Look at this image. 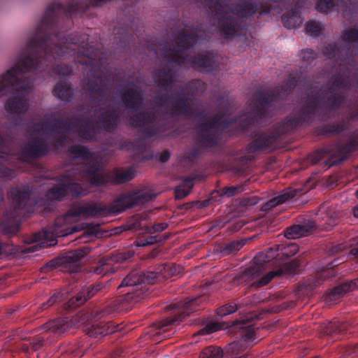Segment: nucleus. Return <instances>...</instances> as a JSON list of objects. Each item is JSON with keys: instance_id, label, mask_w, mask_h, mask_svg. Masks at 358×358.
Instances as JSON below:
<instances>
[{"instance_id": "bb28decb", "label": "nucleus", "mask_w": 358, "mask_h": 358, "mask_svg": "<svg viewBox=\"0 0 358 358\" xmlns=\"http://www.w3.org/2000/svg\"><path fill=\"white\" fill-rule=\"evenodd\" d=\"M315 228L313 222H308L301 224H294L285 231V237L288 239H296L310 235Z\"/></svg>"}, {"instance_id": "393cba45", "label": "nucleus", "mask_w": 358, "mask_h": 358, "mask_svg": "<svg viewBox=\"0 0 358 358\" xmlns=\"http://www.w3.org/2000/svg\"><path fill=\"white\" fill-rule=\"evenodd\" d=\"M71 324L69 322L67 319L59 317L50 320L45 324L41 325L39 327L38 331L43 333L49 332L56 335H59L69 330Z\"/></svg>"}, {"instance_id": "39448f33", "label": "nucleus", "mask_w": 358, "mask_h": 358, "mask_svg": "<svg viewBox=\"0 0 358 358\" xmlns=\"http://www.w3.org/2000/svg\"><path fill=\"white\" fill-rule=\"evenodd\" d=\"M96 124L92 118L57 117L52 120L41 121L34 124L42 127L44 132L55 136L52 145L57 148H63L71 139L69 134L77 133L78 136L86 141H93L97 134V128L108 132L113 131L120 121V112L115 108H99L95 110Z\"/></svg>"}, {"instance_id": "f03ea898", "label": "nucleus", "mask_w": 358, "mask_h": 358, "mask_svg": "<svg viewBox=\"0 0 358 358\" xmlns=\"http://www.w3.org/2000/svg\"><path fill=\"white\" fill-rule=\"evenodd\" d=\"M343 44L326 43L322 52L333 59L336 73L328 83L304 99L292 117L284 119L274 131H257L248 145L250 153L268 152L277 147L279 138L300 127L310 124L317 117L328 120L345 103L346 95L338 93L352 88L350 71L358 64V27L345 29L341 36Z\"/></svg>"}, {"instance_id": "5fc2aeb1", "label": "nucleus", "mask_w": 358, "mask_h": 358, "mask_svg": "<svg viewBox=\"0 0 358 358\" xmlns=\"http://www.w3.org/2000/svg\"><path fill=\"white\" fill-rule=\"evenodd\" d=\"M271 2L278 3V6L283 8L286 10L292 7L294 0H269Z\"/></svg>"}, {"instance_id": "dca6fc26", "label": "nucleus", "mask_w": 358, "mask_h": 358, "mask_svg": "<svg viewBox=\"0 0 358 358\" xmlns=\"http://www.w3.org/2000/svg\"><path fill=\"white\" fill-rule=\"evenodd\" d=\"M204 301L203 296L186 298L183 301L173 303L170 309L173 310L171 315L162 322L161 332L171 331L176 327L187 316L199 309V306Z\"/></svg>"}, {"instance_id": "6ab92c4d", "label": "nucleus", "mask_w": 358, "mask_h": 358, "mask_svg": "<svg viewBox=\"0 0 358 358\" xmlns=\"http://www.w3.org/2000/svg\"><path fill=\"white\" fill-rule=\"evenodd\" d=\"M135 169L133 167H129L127 169H115L111 173L98 172L91 184L96 187L108 184L121 185L132 180L135 177Z\"/></svg>"}, {"instance_id": "79ce46f5", "label": "nucleus", "mask_w": 358, "mask_h": 358, "mask_svg": "<svg viewBox=\"0 0 358 358\" xmlns=\"http://www.w3.org/2000/svg\"><path fill=\"white\" fill-rule=\"evenodd\" d=\"M223 352L220 348L209 346L203 349L200 355L199 358H222Z\"/></svg>"}, {"instance_id": "4d7b16f0", "label": "nucleus", "mask_w": 358, "mask_h": 358, "mask_svg": "<svg viewBox=\"0 0 358 358\" xmlns=\"http://www.w3.org/2000/svg\"><path fill=\"white\" fill-rule=\"evenodd\" d=\"M238 248H217V252L222 253L223 255H229L233 252L238 251Z\"/></svg>"}, {"instance_id": "052dcab7", "label": "nucleus", "mask_w": 358, "mask_h": 358, "mask_svg": "<svg viewBox=\"0 0 358 358\" xmlns=\"http://www.w3.org/2000/svg\"><path fill=\"white\" fill-rule=\"evenodd\" d=\"M25 249L22 250V252L24 253H31V252H36L37 251V249L38 248H31V247H29V248H24Z\"/></svg>"}, {"instance_id": "c85d7f7f", "label": "nucleus", "mask_w": 358, "mask_h": 358, "mask_svg": "<svg viewBox=\"0 0 358 358\" xmlns=\"http://www.w3.org/2000/svg\"><path fill=\"white\" fill-rule=\"evenodd\" d=\"M319 215L325 220V223L331 226L336 224V219L340 215V210L334 203L325 202L320 207Z\"/></svg>"}, {"instance_id": "7c9ffc66", "label": "nucleus", "mask_w": 358, "mask_h": 358, "mask_svg": "<svg viewBox=\"0 0 358 358\" xmlns=\"http://www.w3.org/2000/svg\"><path fill=\"white\" fill-rule=\"evenodd\" d=\"M103 286L100 284L90 285L83 287L82 291L71 299L72 304L80 306L85 303L87 299L92 297L98 292L101 291Z\"/></svg>"}, {"instance_id": "f3484780", "label": "nucleus", "mask_w": 358, "mask_h": 358, "mask_svg": "<svg viewBox=\"0 0 358 358\" xmlns=\"http://www.w3.org/2000/svg\"><path fill=\"white\" fill-rule=\"evenodd\" d=\"M90 248H78L53 258L41 268V272L47 273L59 269L63 272L77 273L80 268L81 259L90 252Z\"/></svg>"}, {"instance_id": "a211bd4d", "label": "nucleus", "mask_w": 358, "mask_h": 358, "mask_svg": "<svg viewBox=\"0 0 358 358\" xmlns=\"http://www.w3.org/2000/svg\"><path fill=\"white\" fill-rule=\"evenodd\" d=\"M134 257V252L130 250L103 257L96 266L92 268V272L99 275L113 273L121 264L131 262Z\"/></svg>"}, {"instance_id": "9d476101", "label": "nucleus", "mask_w": 358, "mask_h": 358, "mask_svg": "<svg viewBox=\"0 0 358 358\" xmlns=\"http://www.w3.org/2000/svg\"><path fill=\"white\" fill-rule=\"evenodd\" d=\"M297 80L294 76L289 78L282 85L269 92L258 91L250 104V116L246 118L245 126L258 124L273 116L271 108L274 103L285 99L295 88Z\"/></svg>"}, {"instance_id": "4468645a", "label": "nucleus", "mask_w": 358, "mask_h": 358, "mask_svg": "<svg viewBox=\"0 0 358 358\" xmlns=\"http://www.w3.org/2000/svg\"><path fill=\"white\" fill-rule=\"evenodd\" d=\"M288 248H267L264 252L256 255L253 259L254 264L246 268L242 273V279L244 280H255L259 278L270 266H281L283 261L291 256L294 255L298 250L296 248L291 254L285 250Z\"/></svg>"}, {"instance_id": "bf43d9fd", "label": "nucleus", "mask_w": 358, "mask_h": 358, "mask_svg": "<svg viewBox=\"0 0 358 358\" xmlns=\"http://www.w3.org/2000/svg\"><path fill=\"white\" fill-rule=\"evenodd\" d=\"M170 152L168 150H164L161 153L159 160L162 162H166L170 159Z\"/></svg>"}, {"instance_id": "cd10ccee", "label": "nucleus", "mask_w": 358, "mask_h": 358, "mask_svg": "<svg viewBox=\"0 0 358 358\" xmlns=\"http://www.w3.org/2000/svg\"><path fill=\"white\" fill-rule=\"evenodd\" d=\"M358 289V278L346 281L331 290L327 296L329 301H336L348 292Z\"/></svg>"}, {"instance_id": "ea45409f", "label": "nucleus", "mask_w": 358, "mask_h": 358, "mask_svg": "<svg viewBox=\"0 0 358 358\" xmlns=\"http://www.w3.org/2000/svg\"><path fill=\"white\" fill-rule=\"evenodd\" d=\"M282 269H277L275 271H269L267 274L262 276L259 279H257L252 282V285L255 287H262L266 285L275 276H279L282 274Z\"/></svg>"}, {"instance_id": "e2e57ef3", "label": "nucleus", "mask_w": 358, "mask_h": 358, "mask_svg": "<svg viewBox=\"0 0 358 358\" xmlns=\"http://www.w3.org/2000/svg\"><path fill=\"white\" fill-rule=\"evenodd\" d=\"M350 254L355 256L358 259V248H352Z\"/></svg>"}, {"instance_id": "09e8293b", "label": "nucleus", "mask_w": 358, "mask_h": 358, "mask_svg": "<svg viewBox=\"0 0 358 358\" xmlns=\"http://www.w3.org/2000/svg\"><path fill=\"white\" fill-rule=\"evenodd\" d=\"M62 299V294L60 293H55L50 298L45 302L41 304V308L43 310L48 307L52 306L57 301Z\"/></svg>"}, {"instance_id": "5701e85b", "label": "nucleus", "mask_w": 358, "mask_h": 358, "mask_svg": "<svg viewBox=\"0 0 358 358\" xmlns=\"http://www.w3.org/2000/svg\"><path fill=\"white\" fill-rule=\"evenodd\" d=\"M152 78L156 86L169 94L168 92L176 82L177 75L173 69L163 66L154 73Z\"/></svg>"}, {"instance_id": "412c9836", "label": "nucleus", "mask_w": 358, "mask_h": 358, "mask_svg": "<svg viewBox=\"0 0 358 358\" xmlns=\"http://www.w3.org/2000/svg\"><path fill=\"white\" fill-rule=\"evenodd\" d=\"M50 148L42 138L31 140L24 145L20 151L21 157L24 161L37 159L47 155Z\"/></svg>"}, {"instance_id": "680f3d73", "label": "nucleus", "mask_w": 358, "mask_h": 358, "mask_svg": "<svg viewBox=\"0 0 358 358\" xmlns=\"http://www.w3.org/2000/svg\"><path fill=\"white\" fill-rule=\"evenodd\" d=\"M347 246H358V236L350 240V243Z\"/></svg>"}, {"instance_id": "f8f14e48", "label": "nucleus", "mask_w": 358, "mask_h": 358, "mask_svg": "<svg viewBox=\"0 0 358 358\" xmlns=\"http://www.w3.org/2000/svg\"><path fill=\"white\" fill-rule=\"evenodd\" d=\"M229 124V122L219 114L215 115L206 122L199 124L196 127L193 138L195 147L189 151V155L193 158H197L203 151L216 147L220 139V129H227Z\"/></svg>"}, {"instance_id": "13d9d810", "label": "nucleus", "mask_w": 358, "mask_h": 358, "mask_svg": "<svg viewBox=\"0 0 358 358\" xmlns=\"http://www.w3.org/2000/svg\"><path fill=\"white\" fill-rule=\"evenodd\" d=\"M168 227V224L165 222L157 223L153 225L152 229L154 231H162L165 230Z\"/></svg>"}, {"instance_id": "2f4dec72", "label": "nucleus", "mask_w": 358, "mask_h": 358, "mask_svg": "<svg viewBox=\"0 0 358 358\" xmlns=\"http://www.w3.org/2000/svg\"><path fill=\"white\" fill-rule=\"evenodd\" d=\"M57 181L59 185H54L52 187L50 188L45 194L47 199L51 201H61L65 197L68 196L64 182L62 181V174L57 177Z\"/></svg>"}, {"instance_id": "c756f323", "label": "nucleus", "mask_w": 358, "mask_h": 358, "mask_svg": "<svg viewBox=\"0 0 358 358\" xmlns=\"http://www.w3.org/2000/svg\"><path fill=\"white\" fill-rule=\"evenodd\" d=\"M132 38V36L127 29L119 27L115 31L113 38V44L115 48L126 50L130 48Z\"/></svg>"}, {"instance_id": "9b49d317", "label": "nucleus", "mask_w": 358, "mask_h": 358, "mask_svg": "<svg viewBox=\"0 0 358 358\" xmlns=\"http://www.w3.org/2000/svg\"><path fill=\"white\" fill-rule=\"evenodd\" d=\"M32 189L29 187L22 189L17 188L10 191L8 196L12 199L13 208L6 210L0 222V229L6 234H16L20 229L21 217L24 211H29V206L35 201L32 199Z\"/></svg>"}, {"instance_id": "c9c22d12", "label": "nucleus", "mask_w": 358, "mask_h": 358, "mask_svg": "<svg viewBox=\"0 0 358 358\" xmlns=\"http://www.w3.org/2000/svg\"><path fill=\"white\" fill-rule=\"evenodd\" d=\"M282 22L285 27L294 29L302 23L300 14L296 9H291L282 15Z\"/></svg>"}, {"instance_id": "864d4df0", "label": "nucleus", "mask_w": 358, "mask_h": 358, "mask_svg": "<svg viewBox=\"0 0 358 358\" xmlns=\"http://www.w3.org/2000/svg\"><path fill=\"white\" fill-rule=\"evenodd\" d=\"M159 238H158L157 236H148L145 238V243H139L138 242H135V243H136V246H149V245H153L155 243H157V242H159Z\"/></svg>"}, {"instance_id": "0eeeda50", "label": "nucleus", "mask_w": 358, "mask_h": 358, "mask_svg": "<svg viewBox=\"0 0 358 358\" xmlns=\"http://www.w3.org/2000/svg\"><path fill=\"white\" fill-rule=\"evenodd\" d=\"M204 1H208L210 10L216 16L220 34L225 39L238 36L245 29V20L257 12L260 15H266L273 8L271 3L262 6L253 0H238V2L227 5L230 13L224 9L220 0Z\"/></svg>"}, {"instance_id": "a878e982", "label": "nucleus", "mask_w": 358, "mask_h": 358, "mask_svg": "<svg viewBox=\"0 0 358 358\" xmlns=\"http://www.w3.org/2000/svg\"><path fill=\"white\" fill-rule=\"evenodd\" d=\"M85 331L90 337L101 339L104 336L116 330L110 327V322L101 320L94 321L90 327H86Z\"/></svg>"}, {"instance_id": "0e129e2a", "label": "nucleus", "mask_w": 358, "mask_h": 358, "mask_svg": "<svg viewBox=\"0 0 358 358\" xmlns=\"http://www.w3.org/2000/svg\"><path fill=\"white\" fill-rule=\"evenodd\" d=\"M355 217L358 218V203L352 209Z\"/></svg>"}, {"instance_id": "423d86ee", "label": "nucleus", "mask_w": 358, "mask_h": 358, "mask_svg": "<svg viewBox=\"0 0 358 358\" xmlns=\"http://www.w3.org/2000/svg\"><path fill=\"white\" fill-rule=\"evenodd\" d=\"M182 271V266L173 263L160 264L146 273L132 271L117 287L120 292L125 293L114 299L108 306L100 311L94 310L92 314L101 319L113 312L128 311L146 296L147 284H155L157 280L177 276Z\"/></svg>"}, {"instance_id": "f257e3e1", "label": "nucleus", "mask_w": 358, "mask_h": 358, "mask_svg": "<svg viewBox=\"0 0 358 358\" xmlns=\"http://www.w3.org/2000/svg\"><path fill=\"white\" fill-rule=\"evenodd\" d=\"M84 10L80 1L65 5L54 2L48 5L44 16L37 27L35 36L27 43L25 48L15 64L0 76V95L12 92L4 105L6 112L16 117L15 124L20 125L29 109L27 96L38 74L57 58L74 55L76 50L69 43L78 44L84 48L83 41L73 36H66L59 29V19L64 15L69 20L73 14Z\"/></svg>"}, {"instance_id": "de8ad7c7", "label": "nucleus", "mask_w": 358, "mask_h": 358, "mask_svg": "<svg viewBox=\"0 0 358 358\" xmlns=\"http://www.w3.org/2000/svg\"><path fill=\"white\" fill-rule=\"evenodd\" d=\"M163 255V252L160 248H153L152 250L147 255H143L141 257V259H153L155 258H161Z\"/></svg>"}, {"instance_id": "4be33fe9", "label": "nucleus", "mask_w": 358, "mask_h": 358, "mask_svg": "<svg viewBox=\"0 0 358 358\" xmlns=\"http://www.w3.org/2000/svg\"><path fill=\"white\" fill-rule=\"evenodd\" d=\"M231 332L234 333L236 338L245 342L252 341L255 339V324L250 319L235 320L231 325H227Z\"/></svg>"}, {"instance_id": "72a5a7b5", "label": "nucleus", "mask_w": 358, "mask_h": 358, "mask_svg": "<svg viewBox=\"0 0 358 358\" xmlns=\"http://www.w3.org/2000/svg\"><path fill=\"white\" fill-rule=\"evenodd\" d=\"M298 194L296 189H289L283 191L280 195L268 201L264 206V210H266L276 206L282 204L286 201L294 198Z\"/></svg>"}, {"instance_id": "8fccbe9b", "label": "nucleus", "mask_w": 358, "mask_h": 358, "mask_svg": "<svg viewBox=\"0 0 358 358\" xmlns=\"http://www.w3.org/2000/svg\"><path fill=\"white\" fill-rule=\"evenodd\" d=\"M62 299V294L60 293H55L50 298L45 302L41 304V308L43 310L48 307L52 306L57 301Z\"/></svg>"}, {"instance_id": "37998d69", "label": "nucleus", "mask_w": 358, "mask_h": 358, "mask_svg": "<svg viewBox=\"0 0 358 358\" xmlns=\"http://www.w3.org/2000/svg\"><path fill=\"white\" fill-rule=\"evenodd\" d=\"M238 308V303L235 301H231L220 307L217 310V314L220 317H224L235 313Z\"/></svg>"}, {"instance_id": "603ef678", "label": "nucleus", "mask_w": 358, "mask_h": 358, "mask_svg": "<svg viewBox=\"0 0 358 358\" xmlns=\"http://www.w3.org/2000/svg\"><path fill=\"white\" fill-rule=\"evenodd\" d=\"M243 188L240 186H231L224 188L223 191L224 195L230 197L236 195L238 192H241Z\"/></svg>"}, {"instance_id": "2eb2a0df", "label": "nucleus", "mask_w": 358, "mask_h": 358, "mask_svg": "<svg viewBox=\"0 0 358 358\" xmlns=\"http://www.w3.org/2000/svg\"><path fill=\"white\" fill-rule=\"evenodd\" d=\"M68 153L73 159L83 161L72 169H78L81 172L82 178L87 179L91 183L96 173L101 169L99 155L91 152L87 146L79 144L69 147Z\"/></svg>"}, {"instance_id": "338daca9", "label": "nucleus", "mask_w": 358, "mask_h": 358, "mask_svg": "<svg viewBox=\"0 0 358 358\" xmlns=\"http://www.w3.org/2000/svg\"><path fill=\"white\" fill-rule=\"evenodd\" d=\"M285 246H289V247H291V246H298V244L296 243H288Z\"/></svg>"}, {"instance_id": "1a4fd4ad", "label": "nucleus", "mask_w": 358, "mask_h": 358, "mask_svg": "<svg viewBox=\"0 0 358 358\" xmlns=\"http://www.w3.org/2000/svg\"><path fill=\"white\" fill-rule=\"evenodd\" d=\"M86 49L78 51V62L89 66L87 73L85 90L90 93V99L100 105H106L110 94L113 81L101 70V58H98L99 50L87 44Z\"/></svg>"}, {"instance_id": "ddd939ff", "label": "nucleus", "mask_w": 358, "mask_h": 358, "mask_svg": "<svg viewBox=\"0 0 358 358\" xmlns=\"http://www.w3.org/2000/svg\"><path fill=\"white\" fill-rule=\"evenodd\" d=\"M358 151V129L349 134L346 141H341L323 149L316 150L310 155L313 164H317L327 156L330 157L331 165H338L348 159Z\"/></svg>"}, {"instance_id": "774afa93", "label": "nucleus", "mask_w": 358, "mask_h": 358, "mask_svg": "<svg viewBox=\"0 0 358 358\" xmlns=\"http://www.w3.org/2000/svg\"><path fill=\"white\" fill-rule=\"evenodd\" d=\"M4 200L3 193L0 190V203Z\"/></svg>"}, {"instance_id": "aec40b11", "label": "nucleus", "mask_w": 358, "mask_h": 358, "mask_svg": "<svg viewBox=\"0 0 358 358\" xmlns=\"http://www.w3.org/2000/svg\"><path fill=\"white\" fill-rule=\"evenodd\" d=\"M78 176L82 177L78 169H71L62 174V181L64 182L67 194L72 198L83 197L89 193L87 188L79 182Z\"/></svg>"}, {"instance_id": "e433bc0d", "label": "nucleus", "mask_w": 358, "mask_h": 358, "mask_svg": "<svg viewBox=\"0 0 358 358\" xmlns=\"http://www.w3.org/2000/svg\"><path fill=\"white\" fill-rule=\"evenodd\" d=\"M194 187L193 180L190 178H185L182 182L175 188V196L176 199H182L186 197Z\"/></svg>"}, {"instance_id": "473e14b6", "label": "nucleus", "mask_w": 358, "mask_h": 358, "mask_svg": "<svg viewBox=\"0 0 358 358\" xmlns=\"http://www.w3.org/2000/svg\"><path fill=\"white\" fill-rule=\"evenodd\" d=\"M52 94L57 98L64 101H71L73 96V90L67 82H58L53 90Z\"/></svg>"}, {"instance_id": "6e6d98bb", "label": "nucleus", "mask_w": 358, "mask_h": 358, "mask_svg": "<svg viewBox=\"0 0 358 358\" xmlns=\"http://www.w3.org/2000/svg\"><path fill=\"white\" fill-rule=\"evenodd\" d=\"M255 238V236L248 237V238L242 239L241 241V242H237V243L232 242L231 243H229V244L226 245L225 246H239V245L244 246L245 245L252 243V241Z\"/></svg>"}, {"instance_id": "6e6552de", "label": "nucleus", "mask_w": 358, "mask_h": 358, "mask_svg": "<svg viewBox=\"0 0 358 358\" xmlns=\"http://www.w3.org/2000/svg\"><path fill=\"white\" fill-rule=\"evenodd\" d=\"M201 39L197 28L189 33L182 31L176 38L179 48H164L162 56L169 64L182 66L187 64L199 71L211 72L214 69L215 60L213 54L210 51L198 53L190 56L185 51L193 48Z\"/></svg>"}, {"instance_id": "69168bd1", "label": "nucleus", "mask_w": 358, "mask_h": 358, "mask_svg": "<svg viewBox=\"0 0 358 358\" xmlns=\"http://www.w3.org/2000/svg\"><path fill=\"white\" fill-rule=\"evenodd\" d=\"M5 146V139L3 136L0 135V148H3Z\"/></svg>"}, {"instance_id": "4c0bfd02", "label": "nucleus", "mask_w": 358, "mask_h": 358, "mask_svg": "<svg viewBox=\"0 0 358 358\" xmlns=\"http://www.w3.org/2000/svg\"><path fill=\"white\" fill-rule=\"evenodd\" d=\"M8 155H0V178L5 180H11L15 176L13 169L7 167L5 164L8 161Z\"/></svg>"}, {"instance_id": "7ed1b4c3", "label": "nucleus", "mask_w": 358, "mask_h": 358, "mask_svg": "<svg viewBox=\"0 0 358 358\" xmlns=\"http://www.w3.org/2000/svg\"><path fill=\"white\" fill-rule=\"evenodd\" d=\"M204 88L205 83L195 79L182 86L177 93L158 94L155 96L156 104L159 107H164L166 112L155 108L136 113L130 117L129 124L133 127L141 128L142 134L148 138L172 127L167 117L182 120L195 117L201 121L206 120V110H196L198 99L195 98Z\"/></svg>"}, {"instance_id": "b1692460", "label": "nucleus", "mask_w": 358, "mask_h": 358, "mask_svg": "<svg viewBox=\"0 0 358 358\" xmlns=\"http://www.w3.org/2000/svg\"><path fill=\"white\" fill-rule=\"evenodd\" d=\"M122 105L128 110L137 112L143 103V92L138 87H129L121 94Z\"/></svg>"}, {"instance_id": "a19ab883", "label": "nucleus", "mask_w": 358, "mask_h": 358, "mask_svg": "<svg viewBox=\"0 0 358 358\" xmlns=\"http://www.w3.org/2000/svg\"><path fill=\"white\" fill-rule=\"evenodd\" d=\"M141 227V220L138 215H134L129 217L126 224H122L120 228L116 229L117 231L121 229V231H137Z\"/></svg>"}, {"instance_id": "49530a36", "label": "nucleus", "mask_w": 358, "mask_h": 358, "mask_svg": "<svg viewBox=\"0 0 358 358\" xmlns=\"http://www.w3.org/2000/svg\"><path fill=\"white\" fill-rule=\"evenodd\" d=\"M71 68L66 64L53 65V71L59 76H69L71 73Z\"/></svg>"}, {"instance_id": "a18cd8bd", "label": "nucleus", "mask_w": 358, "mask_h": 358, "mask_svg": "<svg viewBox=\"0 0 358 358\" xmlns=\"http://www.w3.org/2000/svg\"><path fill=\"white\" fill-rule=\"evenodd\" d=\"M300 57L302 62L311 64L317 57V53L311 49H303L301 50Z\"/></svg>"}, {"instance_id": "58836bf2", "label": "nucleus", "mask_w": 358, "mask_h": 358, "mask_svg": "<svg viewBox=\"0 0 358 358\" xmlns=\"http://www.w3.org/2000/svg\"><path fill=\"white\" fill-rule=\"evenodd\" d=\"M346 324L340 322H330L324 329L327 335L343 334L346 331Z\"/></svg>"}, {"instance_id": "20e7f679", "label": "nucleus", "mask_w": 358, "mask_h": 358, "mask_svg": "<svg viewBox=\"0 0 358 358\" xmlns=\"http://www.w3.org/2000/svg\"><path fill=\"white\" fill-rule=\"evenodd\" d=\"M152 195L142 192H131L118 195L108 205L91 204L72 206L64 215L57 217L52 226L32 234L27 243L40 242L35 246H55L57 238L66 236L77 231L76 227L66 226L68 222L81 215L90 217H107L122 213L127 208L143 205L152 199Z\"/></svg>"}, {"instance_id": "f704fd0d", "label": "nucleus", "mask_w": 358, "mask_h": 358, "mask_svg": "<svg viewBox=\"0 0 358 358\" xmlns=\"http://www.w3.org/2000/svg\"><path fill=\"white\" fill-rule=\"evenodd\" d=\"M352 0H318L315 8L320 13H327L331 8L335 6L341 5L348 7V5H352Z\"/></svg>"}, {"instance_id": "c03bdc74", "label": "nucleus", "mask_w": 358, "mask_h": 358, "mask_svg": "<svg viewBox=\"0 0 358 358\" xmlns=\"http://www.w3.org/2000/svg\"><path fill=\"white\" fill-rule=\"evenodd\" d=\"M306 32L312 36H319L321 32L320 23L314 20L309 21L306 26Z\"/></svg>"}, {"instance_id": "3c124183", "label": "nucleus", "mask_w": 358, "mask_h": 358, "mask_svg": "<svg viewBox=\"0 0 358 358\" xmlns=\"http://www.w3.org/2000/svg\"><path fill=\"white\" fill-rule=\"evenodd\" d=\"M220 325L215 322H211L206 327L199 331L201 334H209L221 329Z\"/></svg>"}]
</instances>
